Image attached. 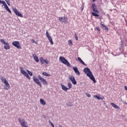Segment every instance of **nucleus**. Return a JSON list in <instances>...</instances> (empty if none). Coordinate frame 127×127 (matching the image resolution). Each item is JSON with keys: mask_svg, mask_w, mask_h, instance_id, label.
I'll return each instance as SVG.
<instances>
[{"mask_svg": "<svg viewBox=\"0 0 127 127\" xmlns=\"http://www.w3.org/2000/svg\"><path fill=\"white\" fill-rule=\"evenodd\" d=\"M77 60L79 61V62H80V63L82 64V65H85L86 66H87L86 64H85V63L83 61V60H82V59L80 57H78Z\"/></svg>", "mask_w": 127, "mask_h": 127, "instance_id": "19", "label": "nucleus"}, {"mask_svg": "<svg viewBox=\"0 0 127 127\" xmlns=\"http://www.w3.org/2000/svg\"><path fill=\"white\" fill-rule=\"evenodd\" d=\"M93 98H94L95 99H98V100H103V99H104V97L103 98L100 97V96H99L98 95H94L93 96Z\"/></svg>", "mask_w": 127, "mask_h": 127, "instance_id": "26", "label": "nucleus"}, {"mask_svg": "<svg viewBox=\"0 0 127 127\" xmlns=\"http://www.w3.org/2000/svg\"><path fill=\"white\" fill-rule=\"evenodd\" d=\"M74 37H75L76 40H78V36H77V34L76 33L74 34Z\"/></svg>", "mask_w": 127, "mask_h": 127, "instance_id": "40", "label": "nucleus"}, {"mask_svg": "<svg viewBox=\"0 0 127 127\" xmlns=\"http://www.w3.org/2000/svg\"><path fill=\"white\" fill-rule=\"evenodd\" d=\"M40 104L43 106H45L46 105V102L43 99H40Z\"/></svg>", "mask_w": 127, "mask_h": 127, "instance_id": "22", "label": "nucleus"}, {"mask_svg": "<svg viewBox=\"0 0 127 127\" xmlns=\"http://www.w3.org/2000/svg\"><path fill=\"white\" fill-rule=\"evenodd\" d=\"M13 11L14 13L16 14V15L20 16V17H23V15H22V14L18 12V10H17V9L16 8L13 9Z\"/></svg>", "mask_w": 127, "mask_h": 127, "instance_id": "12", "label": "nucleus"}, {"mask_svg": "<svg viewBox=\"0 0 127 127\" xmlns=\"http://www.w3.org/2000/svg\"><path fill=\"white\" fill-rule=\"evenodd\" d=\"M4 84L5 85V88H4V89H5V90H8V89H9V88L10 87V85H9V83H8V82H6L5 83H4Z\"/></svg>", "mask_w": 127, "mask_h": 127, "instance_id": "21", "label": "nucleus"}, {"mask_svg": "<svg viewBox=\"0 0 127 127\" xmlns=\"http://www.w3.org/2000/svg\"><path fill=\"white\" fill-rule=\"evenodd\" d=\"M84 9V4H83L81 6V10H83Z\"/></svg>", "mask_w": 127, "mask_h": 127, "instance_id": "43", "label": "nucleus"}, {"mask_svg": "<svg viewBox=\"0 0 127 127\" xmlns=\"http://www.w3.org/2000/svg\"><path fill=\"white\" fill-rule=\"evenodd\" d=\"M124 88H125V89L126 91H127V87L126 86H125L124 87Z\"/></svg>", "mask_w": 127, "mask_h": 127, "instance_id": "45", "label": "nucleus"}, {"mask_svg": "<svg viewBox=\"0 0 127 127\" xmlns=\"http://www.w3.org/2000/svg\"><path fill=\"white\" fill-rule=\"evenodd\" d=\"M4 49H6V50H8L9 48H10V47L9 46V44L8 43L6 42V44H5V45L3 46Z\"/></svg>", "mask_w": 127, "mask_h": 127, "instance_id": "18", "label": "nucleus"}, {"mask_svg": "<svg viewBox=\"0 0 127 127\" xmlns=\"http://www.w3.org/2000/svg\"><path fill=\"white\" fill-rule=\"evenodd\" d=\"M49 123L50 124H51L52 127H55V126H54V124H53V123L51 122V121H50V120H49Z\"/></svg>", "mask_w": 127, "mask_h": 127, "instance_id": "38", "label": "nucleus"}, {"mask_svg": "<svg viewBox=\"0 0 127 127\" xmlns=\"http://www.w3.org/2000/svg\"><path fill=\"white\" fill-rule=\"evenodd\" d=\"M67 86L68 87V90H70V89L72 88V84L71 83V82H68L67 84Z\"/></svg>", "mask_w": 127, "mask_h": 127, "instance_id": "28", "label": "nucleus"}, {"mask_svg": "<svg viewBox=\"0 0 127 127\" xmlns=\"http://www.w3.org/2000/svg\"><path fill=\"white\" fill-rule=\"evenodd\" d=\"M44 59H43V58H40V61L41 62L42 64H44Z\"/></svg>", "mask_w": 127, "mask_h": 127, "instance_id": "30", "label": "nucleus"}, {"mask_svg": "<svg viewBox=\"0 0 127 127\" xmlns=\"http://www.w3.org/2000/svg\"><path fill=\"white\" fill-rule=\"evenodd\" d=\"M124 118H125V119H126V121L127 122V118H126V117H125V116H124Z\"/></svg>", "mask_w": 127, "mask_h": 127, "instance_id": "47", "label": "nucleus"}, {"mask_svg": "<svg viewBox=\"0 0 127 127\" xmlns=\"http://www.w3.org/2000/svg\"><path fill=\"white\" fill-rule=\"evenodd\" d=\"M38 77L40 80L43 78L42 76H40V75H39Z\"/></svg>", "mask_w": 127, "mask_h": 127, "instance_id": "41", "label": "nucleus"}, {"mask_svg": "<svg viewBox=\"0 0 127 127\" xmlns=\"http://www.w3.org/2000/svg\"><path fill=\"white\" fill-rule=\"evenodd\" d=\"M64 21L65 23H67V22L68 21V18H67V17H64Z\"/></svg>", "mask_w": 127, "mask_h": 127, "instance_id": "33", "label": "nucleus"}, {"mask_svg": "<svg viewBox=\"0 0 127 127\" xmlns=\"http://www.w3.org/2000/svg\"><path fill=\"white\" fill-rule=\"evenodd\" d=\"M20 72H21V74L24 75V76H25V77H26V78H27V79H28L29 80H30V77L28 75V73H27V72H26V71H25V70H24L23 67H20Z\"/></svg>", "mask_w": 127, "mask_h": 127, "instance_id": "7", "label": "nucleus"}, {"mask_svg": "<svg viewBox=\"0 0 127 127\" xmlns=\"http://www.w3.org/2000/svg\"><path fill=\"white\" fill-rule=\"evenodd\" d=\"M44 63H46V64H48V63H49V62L47 60H45L44 61Z\"/></svg>", "mask_w": 127, "mask_h": 127, "instance_id": "39", "label": "nucleus"}, {"mask_svg": "<svg viewBox=\"0 0 127 127\" xmlns=\"http://www.w3.org/2000/svg\"><path fill=\"white\" fill-rule=\"evenodd\" d=\"M40 81L42 83H43V84L47 85V81H46L45 79L43 78Z\"/></svg>", "mask_w": 127, "mask_h": 127, "instance_id": "23", "label": "nucleus"}, {"mask_svg": "<svg viewBox=\"0 0 127 127\" xmlns=\"http://www.w3.org/2000/svg\"><path fill=\"white\" fill-rule=\"evenodd\" d=\"M5 1H6V2L8 4V5H10V3L9 0H5Z\"/></svg>", "mask_w": 127, "mask_h": 127, "instance_id": "36", "label": "nucleus"}, {"mask_svg": "<svg viewBox=\"0 0 127 127\" xmlns=\"http://www.w3.org/2000/svg\"><path fill=\"white\" fill-rule=\"evenodd\" d=\"M100 24L102 25V27L103 28V29H104L105 30H108L109 29V28H108V27H107V26H106V25L100 23Z\"/></svg>", "mask_w": 127, "mask_h": 127, "instance_id": "25", "label": "nucleus"}, {"mask_svg": "<svg viewBox=\"0 0 127 127\" xmlns=\"http://www.w3.org/2000/svg\"><path fill=\"white\" fill-rule=\"evenodd\" d=\"M46 36L48 39H49L52 45H53L54 43H53V41L52 40V38H51V36H50V35H49V33H48V31H46Z\"/></svg>", "mask_w": 127, "mask_h": 127, "instance_id": "13", "label": "nucleus"}, {"mask_svg": "<svg viewBox=\"0 0 127 127\" xmlns=\"http://www.w3.org/2000/svg\"><path fill=\"white\" fill-rule=\"evenodd\" d=\"M33 81L35 82V83H36V84L38 85V86H39L41 88H42L41 82H40V81H39V79H38V78L35 77V75L33 76Z\"/></svg>", "mask_w": 127, "mask_h": 127, "instance_id": "9", "label": "nucleus"}, {"mask_svg": "<svg viewBox=\"0 0 127 127\" xmlns=\"http://www.w3.org/2000/svg\"><path fill=\"white\" fill-rule=\"evenodd\" d=\"M19 123L20 124L22 127H27V122L24 120V119L19 118H18Z\"/></svg>", "mask_w": 127, "mask_h": 127, "instance_id": "4", "label": "nucleus"}, {"mask_svg": "<svg viewBox=\"0 0 127 127\" xmlns=\"http://www.w3.org/2000/svg\"><path fill=\"white\" fill-rule=\"evenodd\" d=\"M67 107H72V106H73V104H72V103H68L67 104Z\"/></svg>", "mask_w": 127, "mask_h": 127, "instance_id": "37", "label": "nucleus"}, {"mask_svg": "<svg viewBox=\"0 0 127 127\" xmlns=\"http://www.w3.org/2000/svg\"><path fill=\"white\" fill-rule=\"evenodd\" d=\"M60 62H62V63H63V64H64L67 67H71V64L68 62V61L65 59V58L63 57H60Z\"/></svg>", "mask_w": 127, "mask_h": 127, "instance_id": "2", "label": "nucleus"}, {"mask_svg": "<svg viewBox=\"0 0 127 127\" xmlns=\"http://www.w3.org/2000/svg\"><path fill=\"white\" fill-rule=\"evenodd\" d=\"M32 41L33 42V43H34L35 42V41L33 39L32 40Z\"/></svg>", "mask_w": 127, "mask_h": 127, "instance_id": "46", "label": "nucleus"}, {"mask_svg": "<svg viewBox=\"0 0 127 127\" xmlns=\"http://www.w3.org/2000/svg\"><path fill=\"white\" fill-rule=\"evenodd\" d=\"M68 43L69 45H70V46H72L73 45V44H72V41L71 40H68Z\"/></svg>", "mask_w": 127, "mask_h": 127, "instance_id": "35", "label": "nucleus"}, {"mask_svg": "<svg viewBox=\"0 0 127 127\" xmlns=\"http://www.w3.org/2000/svg\"><path fill=\"white\" fill-rule=\"evenodd\" d=\"M62 88L64 91H67L68 90V88H67L65 85L61 84Z\"/></svg>", "mask_w": 127, "mask_h": 127, "instance_id": "24", "label": "nucleus"}, {"mask_svg": "<svg viewBox=\"0 0 127 127\" xmlns=\"http://www.w3.org/2000/svg\"><path fill=\"white\" fill-rule=\"evenodd\" d=\"M13 46H15L17 49H21L20 43L18 41H14L12 43Z\"/></svg>", "mask_w": 127, "mask_h": 127, "instance_id": "10", "label": "nucleus"}, {"mask_svg": "<svg viewBox=\"0 0 127 127\" xmlns=\"http://www.w3.org/2000/svg\"><path fill=\"white\" fill-rule=\"evenodd\" d=\"M0 80H1V81L3 82V83H4V84H5L7 82L6 79L5 78V77H4L3 76H1L0 77Z\"/></svg>", "mask_w": 127, "mask_h": 127, "instance_id": "20", "label": "nucleus"}, {"mask_svg": "<svg viewBox=\"0 0 127 127\" xmlns=\"http://www.w3.org/2000/svg\"><path fill=\"white\" fill-rule=\"evenodd\" d=\"M73 69L74 71L75 74L77 75L78 76H80V71H79V70L78 69V67H73Z\"/></svg>", "mask_w": 127, "mask_h": 127, "instance_id": "15", "label": "nucleus"}, {"mask_svg": "<svg viewBox=\"0 0 127 127\" xmlns=\"http://www.w3.org/2000/svg\"><path fill=\"white\" fill-rule=\"evenodd\" d=\"M96 29H97V30H98V31H100V28H99L98 27H96Z\"/></svg>", "mask_w": 127, "mask_h": 127, "instance_id": "44", "label": "nucleus"}, {"mask_svg": "<svg viewBox=\"0 0 127 127\" xmlns=\"http://www.w3.org/2000/svg\"><path fill=\"white\" fill-rule=\"evenodd\" d=\"M42 74L44 75V76H51V75L47 73V72H43L42 73Z\"/></svg>", "mask_w": 127, "mask_h": 127, "instance_id": "31", "label": "nucleus"}, {"mask_svg": "<svg viewBox=\"0 0 127 127\" xmlns=\"http://www.w3.org/2000/svg\"><path fill=\"white\" fill-rule=\"evenodd\" d=\"M32 56L36 62H39V59H38V57H37L36 55L33 54Z\"/></svg>", "mask_w": 127, "mask_h": 127, "instance_id": "16", "label": "nucleus"}, {"mask_svg": "<svg viewBox=\"0 0 127 127\" xmlns=\"http://www.w3.org/2000/svg\"><path fill=\"white\" fill-rule=\"evenodd\" d=\"M20 72H21V74L24 75V76H25V77H26V78H27V79H28L29 80H30V77L28 75V73H27V72H26V71H25V70H24L23 67H20Z\"/></svg>", "mask_w": 127, "mask_h": 127, "instance_id": "5", "label": "nucleus"}, {"mask_svg": "<svg viewBox=\"0 0 127 127\" xmlns=\"http://www.w3.org/2000/svg\"><path fill=\"white\" fill-rule=\"evenodd\" d=\"M59 20H60L62 23H63L64 22V17H59Z\"/></svg>", "mask_w": 127, "mask_h": 127, "instance_id": "27", "label": "nucleus"}, {"mask_svg": "<svg viewBox=\"0 0 127 127\" xmlns=\"http://www.w3.org/2000/svg\"><path fill=\"white\" fill-rule=\"evenodd\" d=\"M26 71L27 72L28 74H29L30 76H32V75H33V73H32V72L29 71L28 69H27Z\"/></svg>", "mask_w": 127, "mask_h": 127, "instance_id": "29", "label": "nucleus"}, {"mask_svg": "<svg viewBox=\"0 0 127 127\" xmlns=\"http://www.w3.org/2000/svg\"><path fill=\"white\" fill-rule=\"evenodd\" d=\"M91 13H92V14L93 15V16L98 17V16H100V15H99V14H98V13H97L92 12Z\"/></svg>", "mask_w": 127, "mask_h": 127, "instance_id": "32", "label": "nucleus"}, {"mask_svg": "<svg viewBox=\"0 0 127 127\" xmlns=\"http://www.w3.org/2000/svg\"><path fill=\"white\" fill-rule=\"evenodd\" d=\"M0 3H2L3 4L4 8H5L7 11H8L9 13H11V11L8 7V6H7V5L6 4V3H5V1H4V0L1 1V0H0Z\"/></svg>", "mask_w": 127, "mask_h": 127, "instance_id": "8", "label": "nucleus"}, {"mask_svg": "<svg viewBox=\"0 0 127 127\" xmlns=\"http://www.w3.org/2000/svg\"><path fill=\"white\" fill-rule=\"evenodd\" d=\"M0 42H1V43H2V44L5 45L6 44V42H5V41H4V39H1Z\"/></svg>", "mask_w": 127, "mask_h": 127, "instance_id": "34", "label": "nucleus"}, {"mask_svg": "<svg viewBox=\"0 0 127 127\" xmlns=\"http://www.w3.org/2000/svg\"><path fill=\"white\" fill-rule=\"evenodd\" d=\"M19 123L20 124L22 127H27V122L24 120V119L19 118H18Z\"/></svg>", "mask_w": 127, "mask_h": 127, "instance_id": "3", "label": "nucleus"}, {"mask_svg": "<svg viewBox=\"0 0 127 127\" xmlns=\"http://www.w3.org/2000/svg\"><path fill=\"white\" fill-rule=\"evenodd\" d=\"M96 0H92V1H93V2H95V1Z\"/></svg>", "mask_w": 127, "mask_h": 127, "instance_id": "48", "label": "nucleus"}, {"mask_svg": "<svg viewBox=\"0 0 127 127\" xmlns=\"http://www.w3.org/2000/svg\"><path fill=\"white\" fill-rule=\"evenodd\" d=\"M86 96H87V97H88V98H91V95L88 93H86Z\"/></svg>", "mask_w": 127, "mask_h": 127, "instance_id": "42", "label": "nucleus"}, {"mask_svg": "<svg viewBox=\"0 0 127 127\" xmlns=\"http://www.w3.org/2000/svg\"><path fill=\"white\" fill-rule=\"evenodd\" d=\"M20 72H21V74L24 75V76H25V77H26V78H27V79H28L29 80H30V77L28 75V73H27V72H26V71H25V70H24L23 67H20Z\"/></svg>", "mask_w": 127, "mask_h": 127, "instance_id": "6", "label": "nucleus"}, {"mask_svg": "<svg viewBox=\"0 0 127 127\" xmlns=\"http://www.w3.org/2000/svg\"><path fill=\"white\" fill-rule=\"evenodd\" d=\"M92 9L93 10V12H95V13H99V11L98 10H97V6H96V4L95 3H92L91 6Z\"/></svg>", "mask_w": 127, "mask_h": 127, "instance_id": "11", "label": "nucleus"}, {"mask_svg": "<svg viewBox=\"0 0 127 127\" xmlns=\"http://www.w3.org/2000/svg\"><path fill=\"white\" fill-rule=\"evenodd\" d=\"M69 79L71 81L73 85H76L77 84V82L76 81V79H75V77L74 76H71L69 77Z\"/></svg>", "mask_w": 127, "mask_h": 127, "instance_id": "14", "label": "nucleus"}, {"mask_svg": "<svg viewBox=\"0 0 127 127\" xmlns=\"http://www.w3.org/2000/svg\"><path fill=\"white\" fill-rule=\"evenodd\" d=\"M110 105L113 107V108H115V109H116L117 110H120V107L117 106V105L115 104L114 103H111Z\"/></svg>", "mask_w": 127, "mask_h": 127, "instance_id": "17", "label": "nucleus"}, {"mask_svg": "<svg viewBox=\"0 0 127 127\" xmlns=\"http://www.w3.org/2000/svg\"><path fill=\"white\" fill-rule=\"evenodd\" d=\"M83 72L85 74H86L87 77H89V78H90V79L91 80H92V81H93V82L94 83H96L97 81H96V79H95V77H94V75H93L92 71H91V70L90 69V68H89V67L84 68L83 69Z\"/></svg>", "mask_w": 127, "mask_h": 127, "instance_id": "1", "label": "nucleus"}]
</instances>
